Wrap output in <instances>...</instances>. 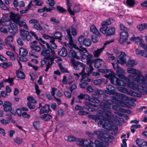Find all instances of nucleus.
<instances>
[{"instance_id": "f257e3e1", "label": "nucleus", "mask_w": 147, "mask_h": 147, "mask_svg": "<svg viewBox=\"0 0 147 147\" xmlns=\"http://www.w3.org/2000/svg\"><path fill=\"white\" fill-rule=\"evenodd\" d=\"M110 116V118L108 119V121L105 120V117L104 118L103 120H100L98 123V126L109 130H111L114 129L115 128L117 129L116 126L111 125L109 122L118 125H119L120 118L115 115Z\"/></svg>"}, {"instance_id": "f03ea898", "label": "nucleus", "mask_w": 147, "mask_h": 147, "mask_svg": "<svg viewBox=\"0 0 147 147\" xmlns=\"http://www.w3.org/2000/svg\"><path fill=\"white\" fill-rule=\"evenodd\" d=\"M46 45L47 49H46L44 45L41 44V45L43 47L42 51L41 53L42 55L44 56L45 57L41 61V65H43L45 64L48 60H51V61H54L55 58V51L52 50L51 47L49 45L48 42H46Z\"/></svg>"}, {"instance_id": "7ed1b4c3", "label": "nucleus", "mask_w": 147, "mask_h": 147, "mask_svg": "<svg viewBox=\"0 0 147 147\" xmlns=\"http://www.w3.org/2000/svg\"><path fill=\"white\" fill-rule=\"evenodd\" d=\"M127 71L132 74L128 75L129 78L137 82H142L144 79V76L141 75V72L137 69L133 68H129L127 69Z\"/></svg>"}, {"instance_id": "20e7f679", "label": "nucleus", "mask_w": 147, "mask_h": 147, "mask_svg": "<svg viewBox=\"0 0 147 147\" xmlns=\"http://www.w3.org/2000/svg\"><path fill=\"white\" fill-rule=\"evenodd\" d=\"M105 103L101 102L100 104V106L104 108L103 112L102 113L103 116H105L109 117L111 116V107L110 105H113L114 101L111 100H104Z\"/></svg>"}, {"instance_id": "39448f33", "label": "nucleus", "mask_w": 147, "mask_h": 147, "mask_svg": "<svg viewBox=\"0 0 147 147\" xmlns=\"http://www.w3.org/2000/svg\"><path fill=\"white\" fill-rule=\"evenodd\" d=\"M103 131H95L94 133L97 136V138L103 142L109 143L111 142V140L113 138V136L110 135L108 133H103Z\"/></svg>"}, {"instance_id": "423d86ee", "label": "nucleus", "mask_w": 147, "mask_h": 147, "mask_svg": "<svg viewBox=\"0 0 147 147\" xmlns=\"http://www.w3.org/2000/svg\"><path fill=\"white\" fill-rule=\"evenodd\" d=\"M83 57L90 59L92 57V55L88 53V51L86 48L80 47V51H79L76 53L75 58L80 59Z\"/></svg>"}, {"instance_id": "0eeeda50", "label": "nucleus", "mask_w": 147, "mask_h": 147, "mask_svg": "<svg viewBox=\"0 0 147 147\" xmlns=\"http://www.w3.org/2000/svg\"><path fill=\"white\" fill-rule=\"evenodd\" d=\"M108 78L110 79L111 83L115 85L123 86L124 82L121 80L116 78L114 72L111 71L108 75Z\"/></svg>"}, {"instance_id": "6e6552de", "label": "nucleus", "mask_w": 147, "mask_h": 147, "mask_svg": "<svg viewBox=\"0 0 147 147\" xmlns=\"http://www.w3.org/2000/svg\"><path fill=\"white\" fill-rule=\"evenodd\" d=\"M128 86L130 88L133 90L139 89L141 90V92L143 93L144 92L147 91V89L146 87H144L142 85L139 86L138 84L135 83L133 81L130 82L128 83Z\"/></svg>"}, {"instance_id": "1a4fd4ad", "label": "nucleus", "mask_w": 147, "mask_h": 147, "mask_svg": "<svg viewBox=\"0 0 147 147\" xmlns=\"http://www.w3.org/2000/svg\"><path fill=\"white\" fill-rule=\"evenodd\" d=\"M72 63L74 68L75 70L82 69V71L79 73V74L81 75L84 72L86 66L83 63L79 61H73Z\"/></svg>"}, {"instance_id": "9d476101", "label": "nucleus", "mask_w": 147, "mask_h": 147, "mask_svg": "<svg viewBox=\"0 0 147 147\" xmlns=\"http://www.w3.org/2000/svg\"><path fill=\"white\" fill-rule=\"evenodd\" d=\"M20 36L23 40H26L27 41L30 40L32 37L30 35V33L28 31L23 29H21L20 30Z\"/></svg>"}, {"instance_id": "9b49d317", "label": "nucleus", "mask_w": 147, "mask_h": 147, "mask_svg": "<svg viewBox=\"0 0 147 147\" xmlns=\"http://www.w3.org/2000/svg\"><path fill=\"white\" fill-rule=\"evenodd\" d=\"M111 23V21L109 20H107L103 22L102 23V27L100 29V32L103 34L107 33V30L108 28V26H107L110 24Z\"/></svg>"}, {"instance_id": "f8f14e48", "label": "nucleus", "mask_w": 147, "mask_h": 147, "mask_svg": "<svg viewBox=\"0 0 147 147\" xmlns=\"http://www.w3.org/2000/svg\"><path fill=\"white\" fill-rule=\"evenodd\" d=\"M12 104L9 101H5L3 105V109L4 111L6 112H11L12 110V108L11 106ZM13 114L16 113V112H14V113H12Z\"/></svg>"}, {"instance_id": "ddd939ff", "label": "nucleus", "mask_w": 147, "mask_h": 147, "mask_svg": "<svg viewBox=\"0 0 147 147\" xmlns=\"http://www.w3.org/2000/svg\"><path fill=\"white\" fill-rule=\"evenodd\" d=\"M129 35L126 31H123L120 33V38L119 40V42L123 44L127 40Z\"/></svg>"}, {"instance_id": "4468645a", "label": "nucleus", "mask_w": 147, "mask_h": 147, "mask_svg": "<svg viewBox=\"0 0 147 147\" xmlns=\"http://www.w3.org/2000/svg\"><path fill=\"white\" fill-rule=\"evenodd\" d=\"M126 54L124 52H122L117 59V63L123 65L126 62Z\"/></svg>"}, {"instance_id": "2eb2a0df", "label": "nucleus", "mask_w": 147, "mask_h": 147, "mask_svg": "<svg viewBox=\"0 0 147 147\" xmlns=\"http://www.w3.org/2000/svg\"><path fill=\"white\" fill-rule=\"evenodd\" d=\"M9 25L10 26L9 27L8 31L9 32L14 35L18 32V28L14 23L13 22L12 23H11Z\"/></svg>"}, {"instance_id": "dca6fc26", "label": "nucleus", "mask_w": 147, "mask_h": 147, "mask_svg": "<svg viewBox=\"0 0 147 147\" xmlns=\"http://www.w3.org/2000/svg\"><path fill=\"white\" fill-rule=\"evenodd\" d=\"M67 10L69 13L71 15L74 16L75 13L74 11L75 12H78V11H77L75 9V8L76 7V6H74V11H72L70 9L71 7L72 6V3L70 2L69 0H67Z\"/></svg>"}, {"instance_id": "f3484780", "label": "nucleus", "mask_w": 147, "mask_h": 147, "mask_svg": "<svg viewBox=\"0 0 147 147\" xmlns=\"http://www.w3.org/2000/svg\"><path fill=\"white\" fill-rule=\"evenodd\" d=\"M50 111L49 105H45L41 108L39 111V113L41 114L45 113H48Z\"/></svg>"}, {"instance_id": "a211bd4d", "label": "nucleus", "mask_w": 147, "mask_h": 147, "mask_svg": "<svg viewBox=\"0 0 147 147\" xmlns=\"http://www.w3.org/2000/svg\"><path fill=\"white\" fill-rule=\"evenodd\" d=\"M66 32L68 36L65 37V39L66 40H69V43L70 45H73V42L71 34V30L70 29H68L66 30Z\"/></svg>"}, {"instance_id": "6ab92c4d", "label": "nucleus", "mask_w": 147, "mask_h": 147, "mask_svg": "<svg viewBox=\"0 0 147 147\" xmlns=\"http://www.w3.org/2000/svg\"><path fill=\"white\" fill-rule=\"evenodd\" d=\"M30 48L31 49V51L32 52L35 53L36 52H39L41 50L40 47L35 44L31 45Z\"/></svg>"}, {"instance_id": "aec40b11", "label": "nucleus", "mask_w": 147, "mask_h": 147, "mask_svg": "<svg viewBox=\"0 0 147 147\" xmlns=\"http://www.w3.org/2000/svg\"><path fill=\"white\" fill-rule=\"evenodd\" d=\"M136 143L139 147H147V142L142 139H137Z\"/></svg>"}, {"instance_id": "412c9836", "label": "nucleus", "mask_w": 147, "mask_h": 147, "mask_svg": "<svg viewBox=\"0 0 147 147\" xmlns=\"http://www.w3.org/2000/svg\"><path fill=\"white\" fill-rule=\"evenodd\" d=\"M58 55L63 57H65L67 56V53L66 49L65 47H62L61 50L58 52Z\"/></svg>"}, {"instance_id": "4be33fe9", "label": "nucleus", "mask_w": 147, "mask_h": 147, "mask_svg": "<svg viewBox=\"0 0 147 147\" xmlns=\"http://www.w3.org/2000/svg\"><path fill=\"white\" fill-rule=\"evenodd\" d=\"M107 89V90L106 91L107 93L112 94L114 93V91L115 90V87L111 85H107L106 86Z\"/></svg>"}, {"instance_id": "5701e85b", "label": "nucleus", "mask_w": 147, "mask_h": 147, "mask_svg": "<svg viewBox=\"0 0 147 147\" xmlns=\"http://www.w3.org/2000/svg\"><path fill=\"white\" fill-rule=\"evenodd\" d=\"M28 53V51L25 49L21 48L19 49V55L21 56L26 57Z\"/></svg>"}, {"instance_id": "b1692460", "label": "nucleus", "mask_w": 147, "mask_h": 147, "mask_svg": "<svg viewBox=\"0 0 147 147\" xmlns=\"http://www.w3.org/2000/svg\"><path fill=\"white\" fill-rule=\"evenodd\" d=\"M10 17V19L14 22H17L20 18L18 15L14 14L12 12H11Z\"/></svg>"}, {"instance_id": "393cba45", "label": "nucleus", "mask_w": 147, "mask_h": 147, "mask_svg": "<svg viewBox=\"0 0 147 147\" xmlns=\"http://www.w3.org/2000/svg\"><path fill=\"white\" fill-rule=\"evenodd\" d=\"M104 49V47H102L95 50L94 53V56L95 57H98Z\"/></svg>"}, {"instance_id": "a878e982", "label": "nucleus", "mask_w": 147, "mask_h": 147, "mask_svg": "<svg viewBox=\"0 0 147 147\" xmlns=\"http://www.w3.org/2000/svg\"><path fill=\"white\" fill-rule=\"evenodd\" d=\"M114 95L116 96L119 97V98L120 99L124 100H128V98L125 95L119 93L117 92H115L114 94Z\"/></svg>"}, {"instance_id": "bb28decb", "label": "nucleus", "mask_w": 147, "mask_h": 147, "mask_svg": "<svg viewBox=\"0 0 147 147\" xmlns=\"http://www.w3.org/2000/svg\"><path fill=\"white\" fill-rule=\"evenodd\" d=\"M16 74L17 77L20 79H24L25 78V76L24 73L21 71L16 70Z\"/></svg>"}, {"instance_id": "cd10ccee", "label": "nucleus", "mask_w": 147, "mask_h": 147, "mask_svg": "<svg viewBox=\"0 0 147 147\" xmlns=\"http://www.w3.org/2000/svg\"><path fill=\"white\" fill-rule=\"evenodd\" d=\"M137 27L140 31H142L147 28V24L144 23L139 24L137 26Z\"/></svg>"}, {"instance_id": "c85d7f7f", "label": "nucleus", "mask_w": 147, "mask_h": 147, "mask_svg": "<svg viewBox=\"0 0 147 147\" xmlns=\"http://www.w3.org/2000/svg\"><path fill=\"white\" fill-rule=\"evenodd\" d=\"M90 31L98 36H100L101 34L97 30L95 26L92 25L90 27Z\"/></svg>"}, {"instance_id": "c756f323", "label": "nucleus", "mask_w": 147, "mask_h": 147, "mask_svg": "<svg viewBox=\"0 0 147 147\" xmlns=\"http://www.w3.org/2000/svg\"><path fill=\"white\" fill-rule=\"evenodd\" d=\"M17 24H18L21 27H23L26 29H28V27L26 25V23L22 21L18 20L17 22Z\"/></svg>"}, {"instance_id": "7c9ffc66", "label": "nucleus", "mask_w": 147, "mask_h": 147, "mask_svg": "<svg viewBox=\"0 0 147 147\" xmlns=\"http://www.w3.org/2000/svg\"><path fill=\"white\" fill-rule=\"evenodd\" d=\"M77 138H76L72 136H65V139L69 142H76Z\"/></svg>"}, {"instance_id": "2f4dec72", "label": "nucleus", "mask_w": 147, "mask_h": 147, "mask_svg": "<svg viewBox=\"0 0 147 147\" xmlns=\"http://www.w3.org/2000/svg\"><path fill=\"white\" fill-rule=\"evenodd\" d=\"M115 29L113 28H109L107 32V35L111 36L115 34Z\"/></svg>"}, {"instance_id": "473e14b6", "label": "nucleus", "mask_w": 147, "mask_h": 147, "mask_svg": "<svg viewBox=\"0 0 147 147\" xmlns=\"http://www.w3.org/2000/svg\"><path fill=\"white\" fill-rule=\"evenodd\" d=\"M54 36L53 37L55 39H58L61 40V38L62 36V34L60 32H55L54 33Z\"/></svg>"}, {"instance_id": "72a5a7b5", "label": "nucleus", "mask_w": 147, "mask_h": 147, "mask_svg": "<svg viewBox=\"0 0 147 147\" xmlns=\"http://www.w3.org/2000/svg\"><path fill=\"white\" fill-rule=\"evenodd\" d=\"M12 64L11 62H3L0 64V66L4 69H6L8 67L11 66Z\"/></svg>"}, {"instance_id": "f704fd0d", "label": "nucleus", "mask_w": 147, "mask_h": 147, "mask_svg": "<svg viewBox=\"0 0 147 147\" xmlns=\"http://www.w3.org/2000/svg\"><path fill=\"white\" fill-rule=\"evenodd\" d=\"M136 64V61L134 60H129L127 61V65L128 67H132Z\"/></svg>"}, {"instance_id": "c9c22d12", "label": "nucleus", "mask_w": 147, "mask_h": 147, "mask_svg": "<svg viewBox=\"0 0 147 147\" xmlns=\"http://www.w3.org/2000/svg\"><path fill=\"white\" fill-rule=\"evenodd\" d=\"M52 118V116L48 114H45L44 115H42L41 117V118L42 119L45 121H48V120L51 119Z\"/></svg>"}, {"instance_id": "e433bc0d", "label": "nucleus", "mask_w": 147, "mask_h": 147, "mask_svg": "<svg viewBox=\"0 0 147 147\" xmlns=\"http://www.w3.org/2000/svg\"><path fill=\"white\" fill-rule=\"evenodd\" d=\"M11 23V22L9 20L3 21L1 19L0 20V25H1L3 26H9L10 24Z\"/></svg>"}, {"instance_id": "4c0bfd02", "label": "nucleus", "mask_w": 147, "mask_h": 147, "mask_svg": "<svg viewBox=\"0 0 147 147\" xmlns=\"http://www.w3.org/2000/svg\"><path fill=\"white\" fill-rule=\"evenodd\" d=\"M116 71L117 74L119 78L120 77V76L123 75L124 73V70L119 66L117 69Z\"/></svg>"}, {"instance_id": "58836bf2", "label": "nucleus", "mask_w": 147, "mask_h": 147, "mask_svg": "<svg viewBox=\"0 0 147 147\" xmlns=\"http://www.w3.org/2000/svg\"><path fill=\"white\" fill-rule=\"evenodd\" d=\"M91 44V41L88 38H85L83 44L86 47L90 46Z\"/></svg>"}, {"instance_id": "ea45409f", "label": "nucleus", "mask_w": 147, "mask_h": 147, "mask_svg": "<svg viewBox=\"0 0 147 147\" xmlns=\"http://www.w3.org/2000/svg\"><path fill=\"white\" fill-rule=\"evenodd\" d=\"M33 27L34 29L39 31H41L43 30V28L39 24H34Z\"/></svg>"}, {"instance_id": "a19ab883", "label": "nucleus", "mask_w": 147, "mask_h": 147, "mask_svg": "<svg viewBox=\"0 0 147 147\" xmlns=\"http://www.w3.org/2000/svg\"><path fill=\"white\" fill-rule=\"evenodd\" d=\"M53 61H51V60H48L47 61V64L46 65V69L45 70V71H48L49 68L51 66L53 63Z\"/></svg>"}, {"instance_id": "79ce46f5", "label": "nucleus", "mask_w": 147, "mask_h": 147, "mask_svg": "<svg viewBox=\"0 0 147 147\" xmlns=\"http://www.w3.org/2000/svg\"><path fill=\"white\" fill-rule=\"evenodd\" d=\"M40 122L39 121H35L33 123V126L35 129H38L40 128Z\"/></svg>"}, {"instance_id": "37998d69", "label": "nucleus", "mask_w": 147, "mask_h": 147, "mask_svg": "<svg viewBox=\"0 0 147 147\" xmlns=\"http://www.w3.org/2000/svg\"><path fill=\"white\" fill-rule=\"evenodd\" d=\"M136 53L137 55L140 56H143L144 54L145 51L144 50H141L138 49H136Z\"/></svg>"}, {"instance_id": "c03bdc74", "label": "nucleus", "mask_w": 147, "mask_h": 147, "mask_svg": "<svg viewBox=\"0 0 147 147\" xmlns=\"http://www.w3.org/2000/svg\"><path fill=\"white\" fill-rule=\"evenodd\" d=\"M88 117L95 120V121H97L100 119L98 115H88Z\"/></svg>"}, {"instance_id": "a18cd8bd", "label": "nucleus", "mask_w": 147, "mask_h": 147, "mask_svg": "<svg viewBox=\"0 0 147 147\" xmlns=\"http://www.w3.org/2000/svg\"><path fill=\"white\" fill-rule=\"evenodd\" d=\"M140 125H133L131 127V131L133 133H134L135 131V129H137L140 127Z\"/></svg>"}, {"instance_id": "49530a36", "label": "nucleus", "mask_w": 147, "mask_h": 147, "mask_svg": "<svg viewBox=\"0 0 147 147\" xmlns=\"http://www.w3.org/2000/svg\"><path fill=\"white\" fill-rule=\"evenodd\" d=\"M58 66L59 67L61 71L63 73L67 72L68 73L69 71H68L67 69L63 67L61 63H59L58 64Z\"/></svg>"}, {"instance_id": "de8ad7c7", "label": "nucleus", "mask_w": 147, "mask_h": 147, "mask_svg": "<svg viewBox=\"0 0 147 147\" xmlns=\"http://www.w3.org/2000/svg\"><path fill=\"white\" fill-rule=\"evenodd\" d=\"M76 142L77 144L81 146H83V140L79 138H77L76 140Z\"/></svg>"}, {"instance_id": "09e8293b", "label": "nucleus", "mask_w": 147, "mask_h": 147, "mask_svg": "<svg viewBox=\"0 0 147 147\" xmlns=\"http://www.w3.org/2000/svg\"><path fill=\"white\" fill-rule=\"evenodd\" d=\"M71 33L73 36H76L77 34V32L75 28V25H73L71 26Z\"/></svg>"}, {"instance_id": "8fccbe9b", "label": "nucleus", "mask_w": 147, "mask_h": 147, "mask_svg": "<svg viewBox=\"0 0 147 147\" xmlns=\"http://www.w3.org/2000/svg\"><path fill=\"white\" fill-rule=\"evenodd\" d=\"M55 40V38H54L53 40L52 41H49V42L51 43L49 45L50 47H51L52 49H56L57 47V46L54 42Z\"/></svg>"}, {"instance_id": "3c124183", "label": "nucleus", "mask_w": 147, "mask_h": 147, "mask_svg": "<svg viewBox=\"0 0 147 147\" xmlns=\"http://www.w3.org/2000/svg\"><path fill=\"white\" fill-rule=\"evenodd\" d=\"M14 142L18 145L21 144L22 142V140L17 137L14 138Z\"/></svg>"}, {"instance_id": "603ef678", "label": "nucleus", "mask_w": 147, "mask_h": 147, "mask_svg": "<svg viewBox=\"0 0 147 147\" xmlns=\"http://www.w3.org/2000/svg\"><path fill=\"white\" fill-rule=\"evenodd\" d=\"M84 36L81 35L78 38V40L80 45H82L83 44V41L84 40Z\"/></svg>"}, {"instance_id": "864d4df0", "label": "nucleus", "mask_w": 147, "mask_h": 147, "mask_svg": "<svg viewBox=\"0 0 147 147\" xmlns=\"http://www.w3.org/2000/svg\"><path fill=\"white\" fill-rule=\"evenodd\" d=\"M117 89L119 91L125 93H126L127 91L126 88L123 87L118 86L117 88Z\"/></svg>"}, {"instance_id": "5fc2aeb1", "label": "nucleus", "mask_w": 147, "mask_h": 147, "mask_svg": "<svg viewBox=\"0 0 147 147\" xmlns=\"http://www.w3.org/2000/svg\"><path fill=\"white\" fill-rule=\"evenodd\" d=\"M76 53L73 49H71L69 51V57H73L74 58L76 57Z\"/></svg>"}, {"instance_id": "6e6d98bb", "label": "nucleus", "mask_w": 147, "mask_h": 147, "mask_svg": "<svg viewBox=\"0 0 147 147\" xmlns=\"http://www.w3.org/2000/svg\"><path fill=\"white\" fill-rule=\"evenodd\" d=\"M42 36L45 39H50V40L49 41H51L53 40L54 38L53 36H51L46 34H43L42 35Z\"/></svg>"}, {"instance_id": "4d7b16f0", "label": "nucleus", "mask_w": 147, "mask_h": 147, "mask_svg": "<svg viewBox=\"0 0 147 147\" xmlns=\"http://www.w3.org/2000/svg\"><path fill=\"white\" fill-rule=\"evenodd\" d=\"M0 7L4 10H7L8 9L2 0L0 2Z\"/></svg>"}, {"instance_id": "13d9d810", "label": "nucleus", "mask_w": 147, "mask_h": 147, "mask_svg": "<svg viewBox=\"0 0 147 147\" xmlns=\"http://www.w3.org/2000/svg\"><path fill=\"white\" fill-rule=\"evenodd\" d=\"M101 63L100 61H99L98 60H97L95 61L94 63V67L96 68H98L101 65Z\"/></svg>"}, {"instance_id": "bf43d9fd", "label": "nucleus", "mask_w": 147, "mask_h": 147, "mask_svg": "<svg viewBox=\"0 0 147 147\" xmlns=\"http://www.w3.org/2000/svg\"><path fill=\"white\" fill-rule=\"evenodd\" d=\"M27 106L30 109H34L36 106L35 105H33L30 102H28L27 104Z\"/></svg>"}, {"instance_id": "052dcab7", "label": "nucleus", "mask_w": 147, "mask_h": 147, "mask_svg": "<svg viewBox=\"0 0 147 147\" xmlns=\"http://www.w3.org/2000/svg\"><path fill=\"white\" fill-rule=\"evenodd\" d=\"M102 79H99L95 80L94 81V83L95 85H98L100 84L103 81Z\"/></svg>"}, {"instance_id": "680f3d73", "label": "nucleus", "mask_w": 147, "mask_h": 147, "mask_svg": "<svg viewBox=\"0 0 147 147\" xmlns=\"http://www.w3.org/2000/svg\"><path fill=\"white\" fill-rule=\"evenodd\" d=\"M126 3L128 5L132 6L135 4V1L134 0H127Z\"/></svg>"}, {"instance_id": "e2e57ef3", "label": "nucleus", "mask_w": 147, "mask_h": 147, "mask_svg": "<svg viewBox=\"0 0 147 147\" xmlns=\"http://www.w3.org/2000/svg\"><path fill=\"white\" fill-rule=\"evenodd\" d=\"M27 100L28 101L32 103H35L36 102V101L32 96H29L27 98Z\"/></svg>"}, {"instance_id": "0e129e2a", "label": "nucleus", "mask_w": 147, "mask_h": 147, "mask_svg": "<svg viewBox=\"0 0 147 147\" xmlns=\"http://www.w3.org/2000/svg\"><path fill=\"white\" fill-rule=\"evenodd\" d=\"M137 42H139V44L141 47L143 48L144 49H147V45L145 43H143L142 42H140V41H136Z\"/></svg>"}, {"instance_id": "69168bd1", "label": "nucleus", "mask_w": 147, "mask_h": 147, "mask_svg": "<svg viewBox=\"0 0 147 147\" xmlns=\"http://www.w3.org/2000/svg\"><path fill=\"white\" fill-rule=\"evenodd\" d=\"M91 37L92 40L93 42L96 43L98 41V39L96 36L92 35Z\"/></svg>"}, {"instance_id": "338daca9", "label": "nucleus", "mask_w": 147, "mask_h": 147, "mask_svg": "<svg viewBox=\"0 0 147 147\" xmlns=\"http://www.w3.org/2000/svg\"><path fill=\"white\" fill-rule=\"evenodd\" d=\"M29 23L30 24H38V21L36 19H32L29 20Z\"/></svg>"}, {"instance_id": "774afa93", "label": "nucleus", "mask_w": 147, "mask_h": 147, "mask_svg": "<svg viewBox=\"0 0 147 147\" xmlns=\"http://www.w3.org/2000/svg\"><path fill=\"white\" fill-rule=\"evenodd\" d=\"M64 94L66 97L68 98H70L71 96V92H70L68 91H65L64 93Z\"/></svg>"}]
</instances>
